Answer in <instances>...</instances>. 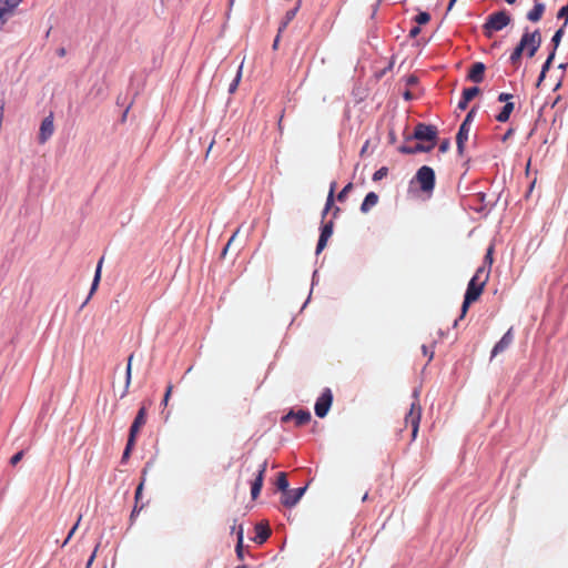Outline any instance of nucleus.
Instances as JSON below:
<instances>
[{"label":"nucleus","instance_id":"f257e3e1","mask_svg":"<svg viewBox=\"0 0 568 568\" xmlns=\"http://www.w3.org/2000/svg\"><path fill=\"white\" fill-rule=\"evenodd\" d=\"M488 280H489V268H486V266L478 267L476 273L474 274V276L470 278V281L468 283V286H467V290H466V293L464 296V302L462 305V314H460L459 318H463L466 315L471 303L478 301V298L480 297V295L484 292V288L487 284Z\"/></svg>","mask_w":568,"mask_h":568},{"label":"nucleus","instance_id":"f03ea898","mask_svg":"<svg viewBox=\"0 0 568 568\" xmlns=\"http://www.w3.org/2000/svg\"><path fill=\"white\" fill-rule=\"evenodd\" d=\"M511 21L509 13L505 10L494 12L488 16L483 26L484 34L491 38L494 32L500 31L506 28Z\"/></svg>","mask_w":568,"mask_h":568},{"label":"nucleus","instance_id":"7ed1b4c3","mask_svg":"<svg viewBox=\"0 0 568 568\" xmlns=\"http://www.w3.org/2000/svg\"><path fill=\"white\" fill-rule=\"evenodd\" d=\"M416 182L420 190L425 193H430L435 186V172L430 166L423 165L416 172L412 183Z\"/></svg>","mask_w":568,"mask_h":568},{"label":"nucleus","instance_id":"20e7f679","mask_svg":"<svg viewBox=\"0 0 568 568\" xmlns=\"http://www.w3.org/2000/svg\"><path fill=\"white\" fill-rule=\"evenodd\" d=\"M414 398H415V400L412 403L410 409L405 416L406 425H409L412 427L413 439H415L417 436V433L419 429L420 417H422V407L418 403L417 390L414 392Z\"/></svg>","mask_w":568,"mask_h":568},{"label":"nucleus","instance_id":"39448f33","mask_svg":"<svg viewBox=\"0 0 568 568\" xmlns=\"http://www.w3.org/2000/svg\"><path fill=\"white\" fill-rule=\"evenodd\" d=\"M519 42H525L524 49L529 58H532L538 51L541 43V36L538 30L534 32L526 31Z\"/></svg>","mask_w":568,"mask_h":568},{"label":"nucleus","instance_id":"423d86ee","mask_svg":"<svg viewBox=\"0 0 568 568\" xmlns=\"http://www.w3.org/2000/svg\"><path fill=\"white\" fill-rule=\"evenodd\" d=\"M437 134L438 131L435 125L418 123L414 129L413 139L419 141H429L435 144Z\"/></svg>","mask_w":568,"mask_h":568},{"label":"nucleus","instance_id":"0eeeda50","mask_svg":"<svg viewBox=\"0 0 568 568\" xmlns=\"http://www.w3.org/2000/svg\"><path fill=\"white\" fill-rule=\"evenodd\" d=\"M333 402V394L329 388L324 389L315 403V414L320 418L327 415Z\"/></svg>","mask_w":568,"mask_h":568},{"label":"nucleus","instance_id":"6e6552de","mask_svg":"<svg viewBox=\"0 0 568 568\" xmlns=\"http://www.w3.org/2000/svg\"><path fill=\"white\" fill-rule=\"evenodd\" d=\"M267 467V462L264 460L258 465L254 480L251 483V496L252 499H256L263 487L264 476Z\"/></svg>","mask_w":568,"mask_h":568},{"label":"nucleus","instance_id":"1a4fd4ad","mask_svg":"<svg viewBox=\"0 0 568 568\" xmlns=\"http://www.w3.org/2000/svg\"><path fill=\"white\" fill-rule=\"evenodd\" d=\"M306 491V487H300L295 489H288L282 494L281 503L283 506L291 508L295 506Z\"/></svg>","mask_w":568,"mask_h":568},{"label":"nucleus","instance_id":"9d476101","mask_svg":"<svg viewBox=\"0 0 568 568\" xmlns=\"http://www.w3.org/2000/svg\"><path fill=\"white\" fill-rule=\"evenodd\" d=\"M145 423H146V408L144 406H142L139 409V412L130 427L129 437H130L131 443H135V438H136L141 427L144 426Z\"/></svg>","mask_w":568,"mask_h":568},{"label":"nucleus","instance_id":"9b49d317","mask_svg":"<svg viewBox=\"0 0 568 568\" xmlns=\"http://www.w3.org/2000/svg\"><path fill=\"white\" fill-rule=\"evenodd\" d=\"M54 124H53V115L50 114L45 116L40 125L38 141L40 144H44L53 134Z\"/></svg>","mask_w":568,"mask_h":568},{"label":"nucleus","instance_id":"f8f14e48","mask_svg":"<svg viewBox=\"0 0 568 568\" xmlns=\"http://www.w3.org/2000/svg\"><path fill=\"white\" fill-rule=\"evenodd\" d=\"M23 0H0V22L7 23L9 17Z\"/></svg>","mask_w":568,"mask_h":568},{"label":"nucleus","instance_id":"ddd939ff","mask_svg":"<svg viewBox=\"0 0 568 568\" xmlns=\"http://www.w3.org/2000/svg\"><path fill=\"white\" fill-rule=\"evenodd\" d=\"M311 413L308 410L300 409L298 412L291 410L282 417V423H288L294 419L296 426H303L311 420Z\"/></svg>","mask_w":568,"mask_h":568},{"label":"nucleus","instance_id":"4468645a","mask_svg":"<svg viewBox=\"0 0 568 568\" xmlns=\"http://www.w3.org/2000/svg\"><path fill=\"white\" fill-rule=\"evenodd\" d=\"M513 342H514V333H513V327H510L504 334V336L500 338V341L497 342L496 345L494 346V348L491 351V358L497 356L498 354L504 353L506 349H508L509 346L513 344Z\"/></svg>","mask_w":568,"mask_h":568},{"label":"nucleus","instance_id":"2eb2a0df","mask_svg":"<svg viewBox=\"0 0 568 568\" xmlns=\"http://www.w3.org/2000/svg\"><path fill=\"white\" fill-rule=\"evenodd\" d=\"M333 234V222L324 224L321 230V235L316 245V254H320L326 246L328 239Z\"/></svg>","mask_w":568,"mask_h":568},{"label":"nucleus","instance_id":"dca6fc26","mask_svg":"<svg viewBox=\"0 0 568 568\" xmlns=\"http://www.w3.org/2000/svg\"><path fill=\"white\" fill-rule=\"evenodd\" d=\"M486 67L483 62H475L471 64L467 79L475 83H480L484 80Z\"/></svg>","mask_w":568,"mask_h":568},{"label":"nucleus","instance_id":"f3484780","mask_svg":"<svg viewBox=\"0 0 568 568\" xmlns=\"http://www.w3.org/2000/svg\"><path fill=\"white\" fill-rule=\"evenodd\" d=\"M470 128L466 124H460L459 130L456 135V144H457V151L460 155H463L465 150V143L468 140Z\"/></svg>","mask_w":568,"mask_h":568},{"label":"nucleus","instance_id":"a211bd4d","mask_svg":"<svg viewBox=\"0 0 568 568\" xmlns=\"http://www.w3.org/2000/svg\"><path fill=\"white\" fill-rule=\"evenodd\" d=\"M301 6H302V0H297L296 6L285 13L284 18L282 19V21L280 23L278 33H282L287 28L290 22L296 17Z\"/></svg>","mask_w":568,"mask_h":568},{"label":"nucleus","instance_id":"6ab92c4d","mask_svg":"<svg viewBox=\"0 0 568 568\" xmlns=\"http://www.w3.org/2000/svg\"><path fill=\"white\" fill-rule=\"evenodd\" d=\"M546 7L542 2L535 1L534 8L527 12V19L531 22H538L544 13H545Z\"/></svg>","mask_w":568,"mask_h":568},{"label":"nucleus","instance_id":"aec40b11","mask_svg":"<svg viewBox=\"0 0 568 568\" xmlns=\"http://www.w3.org/2000/svg\"><path fill=\"white\" fill-rule=\"evenodd\" d=\"M103 260L104 258L101 257L100 261L98 262L97 270H95V273H94V277H93V282H92V285H91V290H90L89 296L85 300V302L83 303L82 307L89 302V300L92 297V295L98 290V286H99L100 280H101V270H102Z\"/></svg>","mask_w":568,"mask_h":568},{"label":"nucleus","instance_id":"412c9836","mask_svg":"<svg viewBox=\"0 0 568 568\" xmlns=\"http://www.w3.org/2000/svg\"><path fill=\"white\" fill-rule=\"evenodd\" d=\"M255 537H254V540L257 542V544H263L264 541H266V539L270 537L271 535V530L268 528L267 525H263V524H257L255 526Z\"/></svg>","mask_w":568,"mask_h":568},{"label":"nucleus","instance_id":"4be33fe9","mask_svg":"<svg viewBox=\"0 0 568 568\" xmlns=\"http://www.w3.org/2000/svg\"><path fill=\"white\" fill-rule=\"evenodd\" d=\"M378 199L379 197L375 192L367 193L361 205V211L363 213H367L372 207H374L378 203Z\"/></svg>","mask_w":568,"mask_h":568},{"label":"nucleus","instance_id":"5701e85b","mask_svg":"<svg viewBox=\"0 0 568 568\" xmlns=\"http://www.w3.org/2000/svg\"><path fill=\"white\" fill-rule=\"evenodd\" d=\"M433 148H434V143H432L430 145H427V146L418 143L414 148L402 145L399 148V152L404 153V154H414V153H417V152H428Z\"/></svg>","mask_w":568,"mask_h":568},{"label":"nucleus","instance_id":"b1692460","mask_svg":"<svg viewBox=\"0 0 568 568\" xmlns=\"http://www.w3.org/2000/svg\"><path fill=\"white\" fill-rule=\"evenodd\" d=\"M514 108L515 105L513 102H507L503 106L501 111L496 115V120L498 122H507L510 118L511 112L514 111Z\"/></svg>","mask_w":568,"mask_h":568},{"label":"nucleus","instance_id":"393cba45","mask_svg":"<svg viewBox=\"0 0 568 568\" xmlns=\"http://www.w3.org/2000/svg\"><path fill=\"white\" fill-rule=\"evenodd\" d=\"M525 42H519L518 45L514 49L513 53L510 54V62L513 65L518 67L520 63L521 55L525 51L524 49Z\"/></svg>","mask_w":568,"mask_h":568},{"label":"nucleus","instance_id":"a878e982","mask_svg":"<svg viewBox=\"0 0 568 568\" xmlns=\"http://www.w3.org/2000/svg\"><path fill=\"white\" fill-rule=\"evenodd\" d=\"M143 485H144V481H141L140 485L136 487V490H135V505H134V508L131 513V519H133L142 509H143V505L139 506V500L141 498V495H142V490H143Z\"/></svg>","mask_w":568,"mask_h":568},{"label":"nucleus","instance_id":"bb28decb","mask_svg":"<svg viewBox=\"0 0 568 568\" xmlns=\"http://www.w3.org/2000/svg\"><path fill=\"white\" fill-rule=\"evenodd\" d=\"M336 183L333 182L331 184V189L327 195L326 204L323 211V217L327 214V212L331 210L332 205L334 204V192H335Z\"/></svg>","mask_w":568,"mask_h":568},{"label":"nucleus","instance_id":"cd10ccee","mask_svg":"<svg viewBox=\"0 0 568 568\" xmlns=\"http://www.w3.org/2000/svg\"><path fill=\"white\" fill-rule=\"evenodd\" d=\"M276 487L284 494L288 490V480L286 473H278L277 479H276Z\"/></svg>","mask_w":568,"mask_h":568},{"label":"nucleus","instance_id":"c85d7f7f","mask_svg":"<svg viewBox=\"0 0 568 568\" xmlns=\"http://www.w3.org/2000/svg\"><path fill=\"white\" fill-rule=\"evenodd\" d=\"M236 535H237V542H236V547H235L236 556L240 559H243V527L242 526L239 527Z\"/></svg>","mask_w":568,"mask_h":568},{"label":"nucleus","instance_id":"c756f323","mask_svg":"<svg viewBox=\"0 0 568 568\" xmlns=\"http://www.w3.org/2000/svg\"><path fill=\"white\" fill-rule=\"evenodd\" d=\"M132 359H133V354H131L128 358V365H126V372H125V392L124 394L128 392V388L131 384V377H132Z\"/></svg>","mask_w":568,"mask_h":568},{"label":"nucleus","instance_id":"7c9ffc66","mask_svg":"<svg viewBox=\"0 0 568 568\" xmlns=\"http://www.w3.org/2000/svg\"><path fill=\"white\" fill-rule=\"evenodd\" d=\"M479 92H480V90L478 87L467 88V89H464L463 97H465L466 101L470 102L476 95L479 94Z\"/></svg>","mask_w":568,"mask_h":568},{"label":"nucleus","instance_id":"2f4dec72","mask_svg":"<svg viewBox=\"0 0 568 568\" xmlns=\"http://www.w3.org/2000/svg\"><path fill=\"white\" fill-rule=\"evenodd\" d=\"M493 254H494V245H489V247L487 248V252H486V255L484 258V265H483V266H486V268H489V271L491 270V265L494 262Z\"/></svg>","mask_w":568,"mask_h":568},{"label":"nucleus","instance_id":"473e14b6","mask_svg":"<svg viewBox=\"0 0 568 568\" xmlns=\"http://www.w3.org/2000/svg\"><path fill=\"white\" fill-rule=\"evenodd\" d=\"M415 22L417 24H426L430 21V14L428 12L422 11L415 18Z\"/></svg>","mask_w":568,"mask_h":568},{"label":"nucleus","instance_id":"72a5a7b5","mask_svg":"<svg viewBox=\"0 0 568 568\" xmlns=\"http://www.w3.org/2000/svg\"><path fill=\"white\" fill-rule=\"evenodd\" d=\"M241 77H242V64L240 65L239 70H237V73H236V77L235 79L233 80V82L230 84V88H229V92L230 93H234L239 87V83L241 81Z\"/></svg>","mask_w":568,"mask_h":568},{"label":"nucleus","instance_id":"f704fd0d","mask_svg":"<svg viewBox=\"0 0 568 568\" xmlns=\"http://www.w3.org/2000/svg\"><path fill=\"white\" fill-rule=\"evenodd\" d=\"M388 174V169L386 166H382L381 169H378L374 174H373V180L374 181H379L384 178H386Z\"/></svg>","mask_w":568,"mask_h":568},{"label":"nucleus","instance_id":"c9c22d12","mask_svg":"<svg viewBox=\"0 0 568 568\" xmlns=\"http://www.w3.org/2000/svg\"><path fill=\"white\" fill-rule=\"evenodd\" d=\"M239 232H240V229H237V230L233 233V235L231 236V239H230V240H229V242L226 243L225 247H224V248H223V251H222V257H224V256L226 255L227 251H229V250H230V247L233 245V243H234V241H235V239H236V236H237Z\"/></svg>","mask_w":568,"mask_h":568},{"label":"nucleus","instance_id":"e433bc0d","mask_svg":"<svg viewBox=\"0 0 568 568\" xmlns=\"http://www.w3.org/2000/svg\"><path fill=\"white\" fill-rule=\"evenodd\" d=\"M562 36H564V28H560V29H558V30L555 32V34H554V37H552V39H551V42L554 43L555 49L559 45V43H560V41H561Z\"/></svg>","mask_w":568,"mask_h":568},{"label":"nucleus","instance_id":"4c0bfd02","mask_svg":"<svg viewBox=\"0 0 568 568\" xmlns=\"http://www.w3.org/2000/svg\"><path fill=\"white\" fill-rule=\"evenodd\" d=\"M172 392H173V385L171 383H169V385L166 386L165 393H164L163 400H162L163 406H168L169 400L172 395Z\"/></svg>","mask_w":568,"mask_h":568},{"label":"nucleus","instance_id":"58836bf2","mask_svg":"<svg viewBox=\"0 0 568 568\" xmlns=\"http://www.w3.org/2000/svg\"><path fill=\"white\" fill-rule=\"evenodd\" d=\"M475 114H476V108H471V110L467 113L466 118L464 119L463 121V124H466L467 126L470 128L471 125V122L474 121V118H475Z\"/></svg>","mask_w":568,"mask_h":568},{"label":"nucleus","instance_id":"ea45409f","mask_svg":"<svg viewBox=\"0 0 568 568\" xmlns=\"http://www.w3.org/2000/svg\"><path fill=\"white\" fill-rule=\"evenodd\" d=\"M353 189V184L352 183H348L346 184L343 190L337 194V200L338 201H344L347 193Z\"/></svg>","mask_w":568,"mask_h":568},{"label":"nucleus","instance_id":"a19ab883","mask_svg":"<svg viewBox=\"0 0 568 568\" xmlns=\"http://www.w3.org/2000/svg\"><path fill=\"white\" fill-rule=\"evenodd\" d=\"M554 57H555V50L549 54L548 59L544 63L542 69H541V77H545L546 72L550 68Z\"/></svg>","mask_w":568,"mask_h":568},{"label":"nucleus","instance_id":"79ce46f5","mask_svg":"<svg viewBox=\"0 0 568 568\" xmlns=\"http://www.w3.org/2000/svg\"><path fill=\"white\" fill-rule=\"evenodd\" d=\"M557 18L558 19H565V24L564 27L567 24L568 22V3L566 6H564L557 13Z\"/></svg>","mask_w":568,"mask_h":568},{"label":"nucleus","instance_id":"37998d69","mask_svg":"<svg viewBox=\"0 0 568 568\" xmlns=\"http://www.w3.org/2000/svg\"><path fill=\"white\" fill-rule=\"evenodd\" d=\"M80 520H81V516H79V518H78V520H77L75 525H74V526L71 528V530L69 531V534H68V536H67L65 540H64V541H63V544H62V547H64V546L69 542V540L72 538V536L74 535V532H75V530H77V528H78V526H79V524H80Z\"/></svg>","mask_w":568,"mask_h":568},{"label":"nucleus","instance_id":"c03bdc74","mask_svg":"<svg viewBox=\"0 0 568 568\" xmlns=\"http://www.w3.org/2000/svg\"><path fill=\"white\" fill-rule=\"evenodd\" d=\"M23 455H24L23 450L18 452L17 454H14V455L11 457V459H10V464H11L12 466H16V465H17V464L22 459Z\"/></svg>","mask_w":568,"mask_h":568},{"label":"nucleus","instance_id":"a18cd8bd","mask_svg":"<svg viewBox=\"0 0 568 568\" xmlns=\"http://www.w3.org/2000/svg\"><path fill=\"white\" fill-rule=\"evenodd\" d=\"M135 443H131L130 442V437L128 438V443H126V446H125V449L123 452V456H122V459H125L130 456V453H131V449L132 447L134 446Z\"/></svg>","mask_w":568,"mask_h":568},{"label":"nucleus","instance_id":"49530a36","mask_svg":"<svg viewBox=\"0 0 568 568\" xmlns=\"http://www.w3.org/2000/svg\"><path fill=\"white\" fill-rule=\"evenodd\" d=\"M450 146V142L448 139H445L440 144H439V152L442 153H445L448 151Z\"/></svg>","mask_w":568,"mask_h":568},{"label":"nucleus","instance_id":"de8ad7c7","mask_svg":"<svg viewBox=\"0 0 568 568\" xmlns=\"http://www.w3.org/2000/svg\"><path fill=\"white\" fill-rule=\"evenodd\" d=\"M511 98H513V94L503 92V93H500V94L498 95V101H499V102H506V103H507V102H509V100H510Z\"/></svg>","mask_w":568,"mask_h":568},{"label":"nucleus","instance_id":"09e8293b","mask_svg":"<svg viewBox=\"0 0 568 568\" xmlns=\"http://www.w3.org/2000/svg\"><path fill=\"white\" fill-rule=\"evenodd\" d=\"M422 351H423V354L425 356H428V361H432L433 359V356H434V352L430 351L426 345H423L422 346Z\"/></svg>","mask_w":568,"mask_h":568},{"label":"nucleus","instance_id":"8fccbe9b","mask_svg":"<svg viewBox=\"0 0 568 568\" xmlns=\"http://www.w3.org/2000/svg\"><path fill=\"white\" fill-rule=\"evenodd\" d=\"M468 103H469V101H466V100H465V97H463V95H462V99H460V101L458 102V109H459V110H465V109H467Z\"/></svg>","mask_w":568,"mask_h":568},{"label":"nucleus","instance_id":"3c124183","mask_svg":"<svg viewBox=\"0 0 568 568\" xmlns=\"http://www.w3.org/2000/svg\"><path fill=\"white\" fill-rule=\"evenodd\" d=\"M419 33H420V28L417 26V27H414L410 29L409 37L416 38Z\"/></svg>","mask_w":568,"mask_h":568},{"label":"nucleus","instance_id":"603ef678","mask_svg":"<svg viewBox=\"0 0 568 568\" xmlns=\"http://www.w3.org/2000/svg\"><path fill=\"white\" fill-rule=\"evenodd\" d=\"M513 133H514L513 129L507 130V132L504 134L501 140L505 142L506 140H508L513 135Z\"/></svg>","mask_w":568,"mask_h":568},{"label":"nucleus","instance_id":"864d4df0","mask_svg":"<svg viewBox=\"0 0 568 568\" xmlns=\"http://www.w3.org/2000/svg\"><path fill=\"white\" fill-rule=\"evenodd\" d=\"M281 33L277 32V36L274 39L273 49L276 50L280 42Z\"/></svg>","mask_w":568,"mask_h":568},{"label":"nucleus","instance_id":"5fc2aeb1","mask_svg":"<svg viewBox=\"0 0 568 568\" xmlns=\"http://www.w3.org/2000/svg\"><path fill=\"white\" fill-rule=\"evenodd\" d=\"M95 552H97V549L93 551V554L89 558L88 564H87V568H89L92 565V562L94 560V557H95Z\"/></svg>","mask_w":568,"mask_h":568},{"label":"nucleus","instance_id":"6e6d98bb","mask_svg":"<svg viewBox=\"0 0 568 568\" xmlns=\"http://www.w3.org/2000/svg\"><path fill=\"white\" fill-rule=\"evenodd\" d=\"M457 0H450L449 3H448V8H447V11H450L452 8L454 7V4L456 3Z\"/></svg>","mask_w":568,"mask_h":568},{"label":"nucleus","instance_id":"4d7b16f0","mask_svg":"<svg viewBox=\"0 0 568 568\" xmlns=\"http://www.w3.org/2000/svg\"><path fill=\"white\" fill-rule=\"evenodd\" d=\"M58 54H59L60 57H64V55H65V49H64V48L59 49V50H58Z\"/></svg>","mask_w":568,"mask_h":568},{"label":"nucleus","instance_id":"13d9d810","mask_svg":"<svg viewBox=\"0 0 568 568\" xmlns=\"http://www.w3.org/2000/svg\"><path fill=\"white\" fill-rule=\"evenodd\" d=\"M404 98L406 100H410L412 99V93L409 91H406L405 94H404Z\"/></svg>","mask_w":568,"mask_h":568},{"label":"nucleus","instance_id":"bf43d9fd","mask_svg":"<svg viewBox=\"0 0 568 568\" xmlns=\"http://www.w3.org/2000/svg\"><path fill=\"white\" fill-rule=\"evenodd\" d=\"M283 116H284V114L282 113L281 116H280V121H278V126L280 128H281V123H282Z\"/></svg>","mask_w":568,"mask_h":568},{"label":"nucleus","instance_id":"052dcab7","mask_svg":"<svg viewBox=\"0 0 568 568\" xmlns=\"http://www.w3.org/2000/svg\"><path fill=\"white\" fill-rule=\"evenodd\" d=\"M507 3L509 4H514L516 2V0H505Z\"/></svg>","mask_w":568,"mask_h":568},{"label":"nucleus","instance_id":"680f3d73","mask_svg":"<svg viewBox=\"0 0 568 568\" xmlns=\"http://www.w3.org/2000/svg\"><path fill=\"white\" fill-rule=\"evenodd\" d=\"M367 498H368V494L366 493V494L363 496L362 500H363V501H365Z\"/></svg>","mask_w":568,"mask_h":568},{"label":"nucleus","instance_id":"e2e57ef3","mask_svg":"<svg viewBox=\"0 0 568 568\" xmlns=\"http://www.w3.org/2000/svg\"><path fill=\"white\" fill-rule=\"evenodd\" d=\"M366 148H367V143L364 145V148L362 149L361 153L363 154L365 151H366Z\"/></svg>","mask_w":568,"mask_h":568},{"label":"nucleus","instance_id":"0e129e2a","mask_svg":"<svg viewBox=\"0 0 568 568\" xmlns=\"http://www.w3.org/2000/svg\"><path fill=\"white\" fill-rule=\"evenodd\" d=\"M544 78H545V77H541V75H540V77H539V82H540V81H542V80H544Z\"/></svg>","mask_w":568,"mask_h":568},{"label":"nucleus","instance_id":"69168bd1","mask_svg":"<svg viewBox=\"0 0 568 568\" xmlns=\"http://www.w3.org/2000/svg\"><path fill=\"white\" fill-rule=\"evenodd\" d=\"M235 568H246V566H237V567H235Z\"/></svg>","mask_w":568,"mask_h":568},{"label":"nucleus","instance_id":"338daca9","mask_svg":"<svg viewBox=\"0 0 568 568\" xmlns=\"http://www.w3.org/2000/svg\"><path fill=\"white\" fill-rule=\"evenodd\" d=\"M233 2H234V0H230V4H231V6L233 4Z\"/></svg>","mask_w":568,"mask_h":568}]
</instances>
